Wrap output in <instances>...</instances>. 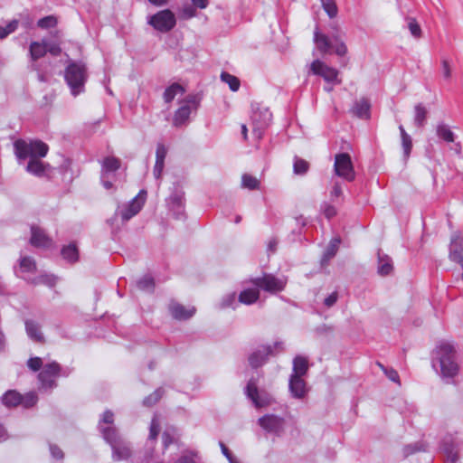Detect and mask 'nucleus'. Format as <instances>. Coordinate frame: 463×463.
<instances>
[{"instance_id":"f257e3e1","label":"nucleus","mask_w":463,"mask_h":463,"mask_svg":"<svg viewBox=\"0 0 463 463\" xmlns=\"http://www.w3.org/2000/svg\"><path fill=\"white\" fill-rule=\"evenodd\" d=\"M431 367L446 383H452L459 373L457 352L453 345L441 342L431 352Z\"/></svg>"},{"instance_id":"f03ea898","label":"nucleus","mask_w":463,"mask_h":463,"mask_svg":"<svg viewBox=\"0 0 463 463\" xmlns=\"http://www.w3.org/2000/svg\"><path fill=\"white\" fill-rule=\"evenodd\" d=\"M88 78V68L84 62L72 60L68 61L64 71V80L73 97H77L85 91V84Z\"/></svg>"},{"instance_id":"7ed1b4c3","label":"nucleus","mask_w":463,"mask_h":463,"mask_svg":"<svg viewBox=\"0 0 463 463\" xmlns=\"http://www.w3.org/2000/svg\"><path fill=\"white\" fill-rule=\"evenodd\" d=\"M14 154L19 161L27 158L44 157L48 153V146L40 140L26 142L23 139H18L14 143Z\"/></svg>"},{"instance_id":"20e7f679","label":"nucleus","mask_w":463,"mask_h":463,"mask_svg":"<svg viewBox=\"0 0 463 463\" xmlns=\"http://www.w3.org/2000/svg\"><path fill=\"white\" fill-rule=\"evenodd\" d=\"M69 372L63 371L57 362L46 364L38 374L41 388L47 391L57 386L56 379L60 376H68Z\"/></svg>"},{"instance_id":"39448f33","label":"nucleus","mask_w":463,"mask_h":463,"mask_svg":"<svg viewBox=\"0 0 463 463\" xmlns=\"http://www.w3.org/2000/svg\"><path fill=\"white\" fill-rule=\"evenodd\" d=\"M201 97L199 94H190L185 97L182 101V105L175 111L173 124L175 127H180L185 124L193 110H196L200 105Z\"/></svg>"},{"instance_id":"423d86ee","label":"nucleus","mask_w":463,"mask_h":463,"mask_svg":"<svg viewBox=\"0 0 463 463\" xmlns=\"http://www.w3.org/2000/svg\"><path fill=\"white\" fill-rule=\"evenodd\" d=\"M146 192L141 190L128 203L118 205L115 216H120L123 222L136 216L145 204Z\"/></svg>"},{"instance_id":"0eeeda50","label":"nucleus","mask_w":463,"mask_h":463,"mask_svg":"<svg viewBox=\"0 0 463 463\" xmlns=\"http://www.w3.org/2000/svg\"><path fill=\"white\" fill-rule=\"evenodd\" d=\"M272 113L267 108H259L251 114L252 134L256 139L260 140L265 130L270 125Z\"/></svg>"},{"instance_id":"6e6552de","label":"nucleus","mask_w":463,"mask_h":463,"mask_svg":"<svg viewBox=\"0 0 463 463\" xmlns=\"http://www.w3.org/2000/svg\"><path fill=\"white\" fill-rule=\"evenodd\" d=\"M147 23L160 33H168L175 26L176 19L171 10L165 9L149 16Z\"/></svg>"},{"instance_id":"1a4fd4ad","label":"nucleus","mask_w":463,"mask_h":463,"mask_svg":"<svg viewBox=\"0 0 463 463\" xmlns=\"http://www.w3.org/2000/svg\"><path fill=\"white\" fill-rule=\"evenodd\" d=\"M251 283L258 288L269 293H277L282 291L287 284L285 277H275L273 274L265 273L262 277L254 278Z\"/></svg>"},{"instance_id":"9d476101","label":"nucleus","mask_w":463,"mask_h":463,"mask_svg":"<svg viewBox=\"0 0 463 463\" xmlns=\"http://www.w3.org/2000/svg\"><path fill=\"white\" fill-rule=\"evenodd\" d=\"M166 204L170 212L176 219H181L184 214V192L178 183H175L171 188Z\"/></svg>"},{"instance_id":"9b49d317","label":"nucleus","mask_w":463,"mask_h":463,"mask_svg":"<svg viewBox=\"0 0 463 463\" xmlns=\"http://www.w3.org/2000/svg\"><path fill=\"white\" fill-rule=\"evenodd\" d=\"M334 171L338 177L347 182L355 179V171L351 160V156L347 153H340L335 156Z\"/></svg>"},{"instance_id":"f8f14e48","label":"nucleus","mask_w":463,"mask_h":463,"mask_svg":"<svg viewBox=\"0 0 463 463\" xmlns=\"http://www.w3.org/2000/svg\"><path fill=\"white\" fill-rule=\"evenodd\" d=\"M310 70L313 74L321 76L324 80L329 84L341 83V80L338 79V71L335 68L327 66L326 63L319 60H316L311 63Z\"/></svg>"},{"instance_id":"ddd939ff","label":"nucleus","mask_w":463,"mask_h":463,"mask_svg":"<svg viewBox=\"0 0 463 463\" xmlns=\"http://www.w3.org/2000/svg\"><path fill=\"white\" fill-rule=\"evenodd\" d=\"M259 425L267 432L280 436L284 431L285 420L275 414H266L258 420Z\"/></svg>"},{"instance_id":"4468645a","label":"nucleus","mask_w":463,"mask_h":463,"mask_svg":"<svg viewBox=\"0 0 463 463\" xmlns=\"http://www.w3.org/2000/svg\"><path fill=\"white\" fill-rule=\"evenodd\" d=\"M273 348L283 349L282 342H276L274 346L262 345L254 351L249 356V364L252 368H259L262 366L268 360V357L273 354Z\"/></svg>"},{"instance_id":"2eb2a0df","label":"nucleus","mask_w":463,"mask_h":463,"mask_svg":"<svg viewBox=\"0 0 463 463\" xmlns=\"http://www.w3.org/2000/svg\"><path fill=\"white\" fill-rule=\"evenodd\" d=\"M440 449L446 458V463H455L458 460V443L455 441V438L452 434L448 433L443 438Z\"/></svg>"},{"instance_id":"dca6fc26","label":"nucleus","mask_w":463,"mask_h":463,"mask_svg":"<svg viewBox=\"0 0 463 463\" xmlns=\"http://www.w3.org/2000/svg\"><path fill=\"white\" fill-rule=\"evenodd\" d=\"M449 259L450 260L463 266V237L460 232H456L451 237Z\"/></svg>"},{"instance_id":"f3484780","label":"nucleus","mask_w":463,"mask_h":463,"mask_svg":"<svg viewBox=\"0 0 463 463\" xmlns=\"http://www.w3.org/2000/svg\"><path fill=\"white\" fill-rule=\"evenodd\" d=\"M48 41L43 39L42 42H32L29 46V54L32 60L31 68L39 71L36 61L47 53Z\"/></svg>"},{"instance_id":"a211bd4d","label":"nucleus","mask_w":463,"mask_h":463,"mask_svg":"<svg viewBox=\"0 0 463 463\" xmlns=\"http://www.w3.org/2000/svg\"><path fill=\"white\" fill-rule=\"evenodd\" d=\"M171 316L176 320H186L192 317L195 313L194 307H185L176 301H171L168 306Z\"/></svg>"},{"instance_id":"6ab92c4d","label":"nucleus","mask_w":463,"mask_h":463,"mask_svg":"<svg viewBox=\"0 0 463 463\" xmlns=\"http://www.w3.org/2000/svg\"><path fill=\"white\" fill-rule=\"evenodd\" d=\"M245 392L248 398L253 402V404L256 407L260 408L269 404L268 398L266 396H260L259 394L256 383L253 380L249 381L245 388Z\"/></svg>"},{"instance_id":"aec40b11","label":"nucleus","mask_w":463,"mask_h":463,"mask_svg":"<svg viewBox=\"0 0 463 463\" xmlns=\"http://www.w3.org/2000/svg\"><path fill=\"white\" fill-rule=\"evenodd\" d=\"M288 389L296 399H302L307 393L306 382L299 376L290 375Z\"/></svg>"},{"instance_id":"412c9836","label":"nucleus","mask_w":463,"mask_h":463,"mask_svg":"<svg viewBox=\"0 0 463 463\" xmlns=\"http://www.w3.org/2000/svg\"><path fill=\"white\" fill-rule=\"evenodd\" d=\"M32 236L30 242L34 247L47 248L51 246V239L44 233V232L36 226L31 227Z\"/></svg>"},{"instance_id":"4be33fe9","label":"nucleus","mask_w":463,"mask_h":463,"mask_svg":"<svg viewBox=\"0 0 463 463\" xmlns=\"http://www.w3.org/2000/svg\"><path fill=\"white\" fill-rule=\"evenodd\" d=\"M167 155V149L163 144H158L156 151V163L153 174L156 179H159L165 167V159Z\"/></svg>"},{"instance_id":"5701e85b","label":"nucleus","mask_w":463,"mask_h":463,"mask_svg":"<svg viewBox=\"0 0 463 463\" xmlns=\"http://www.w3.org/2000/svg\"><path fill=\"white\" fill-rule=\"evenodd\" d=\"M112 458L115 461H120L128 459L131 457V449L126 441L120 439L118 443L114 445L112 448Z\"/></svg>"},{"instance_id":"b1692460","label":"nucleus","mask_w":463,"mask_h":463,"mask_svg":"<svg viewBox=\"0 0 463 463\" xmlns=\"http://www.w3.org/2000/svg\"><path fill=\"white\" fill-rule=\"evenodd\" d=\"M121 162L115 156H107L103 159L101 165V174L105 175H114L116 171L120 168Z\"/></svg>"},{"instance_id":"393cba45","label":"nucleus","mask_w":463,"mask_h":463,"mask_svg":"<svg viewBox=\"0 0 463 463\" xmlns=\"http://www.w3.org/2000/svg\"><path fill=\"white\" fill-rule=\"evenodd\" d=\"M2 403L7 408H13L20 405L22 394L14 390L5 392L1 397Z\"/></svg>"},{"instance_id":"a878e982","label":"nucleus","mask_w":463,"mask_h":463,"mask_svg":"<svg viewBox=\"0 0 463 463\" xmlns=\"http://www.w3.org/2000/svg\"><path fill=\"white\" fill-rule=\"evenodd\" d=\"M308 370L307 359L302 355H297L293 359V368L291 375L303 377Z\"/></svg>"},{"instance_id":"bb28decb","label":"nucleus","mask_w":463,"mask_h":463,"mask_svg":"<svg viewBox=\"0 0 463 463\" xmlns=\"http://www.w3.org/2000/svg\"><path fill=\"white\" fill-rule=\"evenodd\" d=\"M25 330L28 336L35 341V342H43V335L41 332V327L39 324L33 320H26L25 321Z\"/></svg>"},{"instance_id":"cd10ccee","label":"nucleus","mask_w":463,"mask_h":463,"mask_svg":"<svg viewBox=\"0 0 463 463\" xmlns=\"http://www.w3.org/2000/svg\"><path fill=\"white\" fill-rule=\"evenodd\" d=\"M260 298L259 288H246L242 290L238 297L240 303L245 305H251L255 303Z\"/></svg>"},{"instance_id":"c85d7f7f","label":"nucleus","mask_w":463,"mask_h":463,"mask_svg":"<svg viewBox=\"0 0 463 463\" xmlns=\"http://www.w3.org/2000/svg\"><path fill=\"white\" fill-rule=\"evenodd\" d=\"M353 113L361 118H367L370 113V103L366 99L356 100L352 109Z\"/></svg>"},{"instance_id":"c756f323","label":"nucleus","mask_w":463,"mask_h":463,"mask_svg":"<svg viewBox=\"0 0 463 463\" xmlns=\"http://www.w3.org/2000/svg\"><path fill=\"white\" fill-rule=\"evenodd\" d=\"M401 139H402V147L403 150V157L407 160L411 155L412 149V139L411 137L405 131L402 125L399 126Z\"/></svg>"},{"instance_id":"7c9ffc66","label":"nucleus","mask_w":463,"mask_h":463,"mask_svg":"<svg viewBox=\"0 0 463 463\" xmlns=\"http://www.w3.org/2000/svg\"><path fill=\"white\" fill-rule=\"evenodd\" d=\"M46 165L43 164L40 159L31 158L26 166V171L36 176H43L45 174Z\"/></svg>"},{"instance_id":"2f4dec72","label":"nucleus","mask_w":463,"mask_h":463,"mask_svg":"<svg viewBox=\"0 0 463 463\" xmlns=\"http://www.w3.org/2000/svg\"><path fill=\"white\" fill-rule=\"evenodd\" d=\"M314 41L317 49L322 52H327L332 48L331 43L325 34H321L317 27L314 32Z\"/></svg>"},{"instance_id":"473e14b6","label":"nucleus","mask_w":463,"mask_h":463,"mask_svg":"<svg viewBox=\"0 0 463 463\" xmlns=\"http://www.w3.org/2000/svg\"><path fill=\"white\" fill-rule=\"evenodd\" d=\"M99 430L103 435L104 439L111 446V448L118 443L121 439L117 433L114 427H102L99 426Z\"/></svg>"},{"instance_id":"72a5a7b5","label":"nucleus","mask_w":463,"mask_h":463,"mask_svg":"<svg viewBox=\"0 0 463 463\" xmlns=\"http://www.w3.org/2000/svg\"><path fill=\"white\" fill-rule=\"evenodd\" d=\"M340 242H341L340 238H333L330 241L328 246L326 247V249L323 254V257L321 260L322 264H325L326 262H327L330 259H332L336 254Z\"/></svg>"},{"instance_id":"f704fd0d","label":"nucleus","mask_w":463,"mask_h":463,"mask_svg":"<svg viewBox=\"0 0 463 463\" xmlns=\"http://www.w3.org/2000/svg\"><path fill=\"white\" fill-rule=\"evenodd\" d=\"M184 89L179 83H173L165 89L164 92V100L165 103H170L177 94H183Z\"/></svg>"},{"instance_id":"c9c22d12","label":"nucleus","mask_w":463,"mask_h":463,"mask_svg":"<svg viewBox=\"0 0 463 463\" xmlns=\"http://www.w3.org/2000/svg\"><path fill=\"white\" fill-rule=\"evenodd\" d=\"M437 136L445 142L450 143L454 141L455 135L446 124L440 123L436 128Z\"/></svg>"},{"instance_id":"e433bc0d","label":"nucleus","mask_w":463,"mask_h":463,"mask_svg":"<svg viewBox=\"0 0 463 463\" xmlns=\"http://www.w3.org/2000/svg\"><path fill=\"white\" fill-rule=\"evenodd\" d=\"M61 255L69 262H76L79 259V251L75 244L71 243L61 249Z\"/></svg>"},{"instance_id":"4c0bfd02","label":"nucleus","mask_w":463,"mask_h":463,"mask_svg":"<svg viewBox=\"0 0 463 463\" xmlns=\"http://www.w3.org/2000/svg\"><path fill=\"white\" fill-rule=\"evenodd\" d=\"M427 119V109L422 104H417L414 108V124L418 128H422Z\"/></svg>"},{"instance_id":"58836bf2","label":"nucleus","mask_w":463,"mask_h":463,"mask_svg":"<svg viewBox=\"0 0 463 463\" xmlns=\"http://www.w3.org/2000/svg\"><path fill=\"white\" fill-rule=\"evenodd\" d=\"M330 201L332 203H338L344 201V193L342 184L339 181H333L332 187L329 191Z\"/></svg>"},{"instance_id":"ea45409f","label":"nucleus","mask_w":463,"mask_h":463,"mask_svg":"<svg viewBox=\"0 0 463 463\" xmlns=\"http://www.w3.org/2000/svg\"><path fill=\"white\" fill-rule=\"evenodd\" d=\"M392 270V263L388 256L378 255V273L388 275Z\"/></svg>"},{"instance_id":"a19ab883","label":"nucleus","mask_w":463,"mask_h":463,"mask_svg":"<svg viewBox=\"0 0 463 463\" xmlns=\"http://www.w3.org/2000/svg\"><path fill=\"white\" fill-rule=\"evenodd\" d=\"M57 282V278L51 274H42L40 276L35 277L31 280V283L33 285L43 284L50 288L53 287Z\"/></svg>"},{"instance_id":"79ce46f5","label":"nucleus","mask_w":463,"mask_h":463,"mask_svg":"<svg viewBox=\"0 0 463 463\" xmlns=\"http://www.w3.org/2000/svg\"><path fill=\"white\" fill-rule=\"evenodd\" d=\"M221 80L223 82L227 83L229 85L231 90H232V91H237L240 89V86H241L240 80L237 77L230 74L229 72H226V71L222 72Z\"/></svg>"},{"instance_id":"37998d69","label":"nucleus","mask_w":463,"mask_h":463,"mask_svg":"<svg viewBox=\"0 0 463 463\" xmlns=\"http://www.w3.org/2000/svg\"><path fill=\"white\" fill-rule=\"evenodd\" d=\"M308 168H309L308 162H307L306 160H304L298 156L294 157V164H293L294 174L303 175L307 174V172L308 171Z\"/></svg>"},{"instance_id":"c03bdc74","label":"nucleus","mask_w":463,"mask_h":463,"mask_svg":"<svg viewBox=\"0 0 463 463\" xmlns=\"http://www.w3.org/2000/svg\"><path fill=\"white\" fill-rule=\"evenodd\" d=\"M18 25L19 21L17 19H13L5 27L0 25V40L6 38L9 34L15 32Z\"/></svg>"},{"instance_id":"a18cd8bd","label":"nucleus","mask_w":463,"mask_h":463,"mask_svg":"<svg viewBox=\"0 0 463 463\" xmlns=\"http://www.w3.org/2000/svg\"><path fill=\"white\" fill-rule=\"evenodd\" d=\"M163 388H157L153 393L143 400V404L147 407L155 405L163 396Z\"/></svg>"},{"instance_id":"49530a36","label":"nucleus","mask_w":463,"mask_h":463,"mask_svg":"<svg viewBox=\"0 0 463 463\" xmlns=\"http://www.w3.org/2000/svg\"><path fill=\"white\" fill-rule=\"evenodd\" d=\"M325 12L330 18L336 16L338 9L335 0H320Z\"/></svg>"},{"instance_id":"de8ad7c7","label":"nucleus","mask_w":463,"mask_h":463,"mask_svg":"<svg viewBox=\"0 0 463 463\" xmlns=\"http://www.w3.org/2000/svg\"><path fill=\"white\" fill-rule=\"evenodd\" d=\"M20 269L23 272H33L36 269V264L31 257H22L20 259Z\"/></svg>"},{"instance_id":"09e8293b","label":"nucleus","mask_w":463,"mask_h":463,"mask_svg":"<svg viewBox=\"0 0 463 463\" xmlns=\"http://www.w3.org/2000/svg\"><path fill=\"white\" fill-rule=\"evenodd\" d=\"M241 184L244 188L254 190L259 187L260 182L256 177L245 174L242 175Z\"/></svg>"},{"instance_id":"8fccbe9b","label":"nucleus","mask_w":463,"mask_h":463,"mask_svg":"<svg viewBox=\"0 0 463 463\" xmlns=\"http://www.w3.org/2000/svg\"><path fill=\"white\" fill-rule=\"evenodd\" d=\"M154 286V279L150 276H145L137 281V288L141 290L152 292Z\"/></svg>"},{"instance_id":"3c124183","label":"nucleus","mask_w":463,"mask_h":463,"mask_svg":"<svg viewBox=\"0 0 463 463\" xmlns=\"http://www.w3.org/2000/svg\"><path fill=\"white\" fill-rule=\"evenodd\" d=\"M196 8L194 5H184L180 10V17L184 20L194 17L197 14Z\"/></svg>"},{"instance_id":"603ef678","label":"nucleus","mask_w":463,"mask_h":463,"mask_svg":"<svg viewBox=\"0 0 463 463\" xmlns=\"http://www.w3.org/2000/svg\"><path fill=\"white\" fill-rule=\"evenodd\" d=\"M407 25L413 37L420 38L421 36V29L416 19L411 17L407 18Z\"/></svg>"},{"instance_id":"864d4df0","label":"nucleus","mask_w":463,"mask_h":463,"mask_svg":"<svg viewBox=\"0 0 463 463\" xmlns=\"http://www.w3.org/2000/svg\"><path fill=\"white\" fill-rule=\"evenodd\" d=\"M320 209H321V212L323 213V214L328 220L335 217L337 213L336 208L333 204L329 203L328 202H323L321 203Z\"/></svg>"},{"instance_id":"5fc2aeb1","label":"nucleus","mask_w":463,"mask_h":463,"mask_svg":"<svg viewBox=\"0 0 463 463\" xmlns=\"http://www.w3.org/2000/svg\"><path fill=\"white\" fill-rule=\"evenodd\" d=\"M22 400L23 401L20 403L21 405H23L24 408H31L36 404L38 397L35 392H30L24 396L22 395Z\"/></svg>"},{"instance_id":"6e6d98bb","label":"nucleus","mask_w":463,"mask_h":463,"mask_svg":"<svg viewBox=\"0 0 463 463\" xmlns=\"http://www.w3.org/2000/svg\"><path fill=\"white\" fill-rule=\"evenodd\" d=\"M236 304V293H229L225 295L220 302V308L232 307L235 308Z\"/></svg>"},{"instance_id":"4d7b16f0","label":"nucleus","mask_w":463,"mask_h":463,"mask_svg":"<svg viewBox=\"0 0 463 463\" xmlns=\"http://www.w3.org/2000/svg\"><path fill=\"white\" fill-rule=\"evenodd\" d=\"M57 24V19L53 15H48L41 18L37 22V25L42 29H48L54 27Z\"/></svg>"},{"instance_id":"13d9d810","label":"nucleus","mask_w":463,"mask_h":463,"mask_svg":"<svg viewBox=\"0 0 463 463\" xmlns=\"http://www.w3.org/2000/svg\"><path fill=\"white\" fill-rule=\"evenodd\" d=\"M159 430H160L159 421L156 419V417L155 416L151 420L150 430H149V439L151 441H153L156 439V437L159 433Z\"/></svg>"},{"instance_id":"bf43d9fd","label":"nucleus","mask_w":463,"mask_h":463,"mask_svg":"<svg viewBox=\"0 0 463 463\" xmlns=\"http://www.w3.org/2000/svg\"><path fill=\"white\" fill-rule=\"evenodd\" d=\"M425 450L424 445L420 442H416L414 444H409L404 447L403 452L404 455L407 457L409 455H411L417 451Z\"/></svg>"},{"instance_id":"052dcab7","label":"nucleus","mask_w":463,"mask_h":463,"mask_svg":"<svg viewBox=\"0 0 463 463\" xmlns=\"http://www.w3.org/2000/svg\"><path fill=\"white\" fill-rule=\"evenodd\" d=\"M27 366L33 372H37L43 367V361L40 357H31L27 361Z\"/></svg>"},{"instance_id":"680f3d73","label":"nucleus","mask_w":463,"mask_h":463,"mask_svg":"<svg viewBox=\"0 0 463 463\" xmlns=\"http://www.w3.org/2000/svg\"><path fill=\"white\" fill-rule=\"evenodd\" d=\"M378 365L382 368V370L384 372L385 375L392 382L399 383V374L396 370L392 368H386L382 364L378 363Z\"/></svg>"},{"instance_id":"e2e57ef3","label":"nucleus","mask_w":463,"mask_h":463,"mask_svg":"<svg viewBox=\"0 0 463 463\" xmlns=\"http://www.w3.org/2000/svg\"><path fill=\"white\" fill-rule=\"evenodd\" d=\"M337 299H338V294L336 291H335L325 298L324 305L326 307H331L336 303Z\"/></svg>"},{"instance_id":"0e129e2a","label":"nucleus","mask_w":463,"mask_h":463,"mask_svg":"<svg viewBox=\"0 0 463 463\" xmlns=\"http://www.w3.org/2000/svg\"><path fill=\"white\" fill-rule=\"evenodd\" d=\"M47 52H50L52 56H59L61 49L59 44L48 42Z\"/></svg>"},{"instance_id":"69168bd1","label":"nucleus","mask_w":463,"mask_h":463,"mask_svg":"<svg viewBox=\"0 0 463 463\" xmlns=\"http://www.w3.org/2000/svg\"><path fill=\"white\" fill-rule=\"evenodd\" d=\"M113 420H114V414L111 411L108 410V411H104V413L102 414V418L100 420L99 425L101 423L112 424Z\"/></svg>"},{"instance_id":"338daca9","label":"nucleus","mask_w":463,"mask_h":463,"mask_svg":"<svg viewBox=\"0 0 463 463\" xmlns=\"http://www.w3.org/2000/svg\"><path fill=\"white\" fill-rule=\"evenodd\" d=\"M50 451L53 458L61 459L63 458L62 450L56 445H50Z\"/></svg>"},{"instance_id":"774afa93","label":"nucleus","mask_w":463,"mask_h":463,"mask_svg":"<svg viewBox=\"0 0 463 463\" xmlns=\"http://www.w3.org/2000/svg\"><path fill=\"white\" fill-rule=\"evenodd\" d=\"M111 177H112V175H105L101 174L100 180H101L103 186L107 190L111 189L113 186Z\"/></svg>"}]
</instances>
